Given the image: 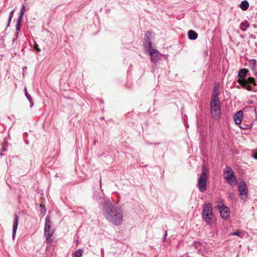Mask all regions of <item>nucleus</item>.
I'll list each match as a JSON object with an SVG mask.
<instances>
[{
  "label": "nucleus",
  "mask_w": 257,
  "mask_h": 257,
  "mask_svg": "<svg viewBox=\"0 0 257 257\" xmlns=\"http://www.w3.org/2000/svg\"><path fill=\"white\" fill-rule=\"evenodd\" d=\"M249 24L247 21H245L244 22L240 24V28L243 31H245L248 27H249Z\"/></svg>",
  "instance_id": "21"
},
{
  "label": "nucleus",
  "mask_w": 257,
  "mask_h": 257,
  "mask_svg": "<svg viewBox=\"0 0 257 257\" xmlns=\"http://www.w3.org/2000/svg\"><path fill=\"white\" fill-rule=\"evenodd\" d=\"M167 235V231H166L165 233V239L166 238Z\"/></svg>",
  "instance_id": "30"
},
{
  "label": "nucleus",
  "mask_w": 257,
  "mask_h": 257,
  "mask_svg": "<svg viewBox=\"0 0 257 257\" xmlns=\"http://www.w3.org/2000/svg\"><path fill=\"white\" fill-rule=\"evenodd\" d=\"M14 12H15V9L13 10V11H12L10 14L9 18V20H8V27H9L10 25L11 22L13 17V15H14Z\"/></svg>",
  "instance_id": "22"
},
{
  "label": "nucleus",
  "mask_w": 257,
  "mask_h": 257,
  "mask_svg": "<svg viewBox=\"0 0 257 257\" xmlns=\"http://www.w3.org/2000/svg\"><path fill=\"white\" fill-rule=\"evenodd\" d=\"M19 217L17 215H15L14 216V219L13 221V231H12V237L13 239L14 240L17 232V229L18 228V222H19Z\"/></svg>",
  "instance_id": "12"
},
{
  "label": "nucleus",
  "mask_w": 257,
  "mask_h": 257,
  "mask_svg": "<svg viewBox=\"0 0 257 257\" xmlns=\"http://www.w3.org/2000/svg\"><path fill=\"white\" fill-rule=\"evenodd\" d=\"M248 7H249V4L246 1H242L240 5V8L243 11L246 10L248 9Z\"/></svg>",
  "instance_id": "20"
},
{
  "label": "nucleus",
  "mask_w": 257,
  "mask_h": 257,
  "mask_svg": "<svg viewBox=\"0 0 257 257\" xmlns=\"http://www.w3.org/2000/svg\"><path fill=\"white\" fill-rule=\"evenodd\" d=\"M249 68L253 71H255L256 70V62L254 59H251L249 61Z\"/></svg>",
  "instance_id": "18"
},
{
  "label": "nucleus",
  "mask_w": 257,
  "mask_h": 257,
  "mask_svg": "<svg viewBox=\"0 0 257 257\" xmlns=\"http://www.w3.org/2000/svg\"><path fill=\"white\" fill-rule=\"evenodd\" d=\"M102 212L105 217L110 222H112V205L111 202L106 201L102 206Z\"/></svg>",
  "instance_id": "6"
},
{
  "label": "nucleus",
  "mask_w": 257,
  "mask_h": 257,
  "mask_svg": "<svg viewBox=\"0 0 257 257\" xmlns=\"http://www.w3.org/2000/svg\"><path fill=\"white\" fill-rule=\"evenodd\" d=\"M237 82L248 91L252 90V87L250 84H252L254 86L256 85L254 78L251 77L247 79H238Z\"/></svg>",
  "instance_id": "7"
},
{
  "label": "nucleus",
  "mask_w": 257,
  "mask_h": 257,
  "mask_svg": "<svg viewBox=\"0 0 257 257\" xmlns=\"http://www.w3.org/2000/svg\"><path fill=\"white\" fill-rule=\"evenodd\" d=\"M25 12V6L23 5L21 9V11L19 14V18L17 20V25H16V31L17 32V34L20 31L21 23L23 20V16Z\"/></svg>",
  "instance_id": "11"
},
{
  "label": "nucleus",
  "mask_w": 257,
  "mask_h": 257,
  "mask_svg": "<svg viewBox=\"0 0 257 257\" xmlns=\"http://www.w3.org/2000/svg\"><path fill=\"white\" fill-rule=\"evenodd\" d=\"M220 93L218 89V86L215 85L214 87L213 91L212 93L211 101H219L218 96L219 95Z\"/></svg>",
  "instance_id": "13"
},
{
  "label": "nucleus",
  "mask_w": 257,
  "mask_h": 257,
  "mask_svg": "<svg viewBox=\"0 0 257 257\" xmlns=\"http://www.w3.org/2000/svg\"><path fill=\"white\" fill-rule=\"evenodd\" d=\"M24 90H25V95H26L27 98L28 99V100L30 102V107H32L34 105V102H33L32 98L31 96V95L28 93L26 87H25Z\"/></svg>",
  "instance_id": "19"
},
{
  "label": "nucleus",
  "mask_w": 257,
  "mask_h": 257,
  "mask_svg": "<svg viewBox=\"0 0 257 257\" xmlns=\"http://www.w3.org/2000/svg\"><path fill=\"white\" fill-rule=\"evenodd\" d=\"M202 219L208 225H212L215 221L213 209L210 203L205 204L203 207Z\"/></svg>",
  "instance_id": "1"
},
{
  "label": "nucleus",
  "mask_w": 257,
  "mask_h": 257,
  "mask_svg": "<svg viewBox=\"0 0 257 257\" xmlns=\"http://www.w3.org/2000/svg\"><path fill=\"white\" fill-rule=\"evenodd\" d=\"M34 48L36 50H37L38 52H40V49L39 48V46L37 44H35L34 45Z\"/></svg>",
  "instance_id": "25"
},
{
  "label": "nucleus",
  "mask_w": 257,
  "mask_h": 257,
  "mask_svg": "<svg viewBox=\"0 0 257 257\" xmlns=\"http://www.w3.org/2000/svg\"><path fill=\"white\" fill-rule=\"evenodd\" d=\"M207 173V168L205 166H203L202 173L199 178L198 182V187L199 191L201 192H204L207 189V181L208 180Z\"/></svg>",
  "instance_id": "3"
},
{
  "label": "nucleus",
  "mask_w": 257,
  "mask_h": 257,
  "mask_svg": "<svg viewBox=\"0 0 257 257\" xmlns=\"http://www.w3.org/2000/svg\"><path fill=\"white\" fill-rule=\"evenodd\" d=\"M220 213L221 216L224 218L226 219L229 214V209L227 207H223L220 209Z\"/></svg>",
  "instance_id": "14"
},
{
  "label": "nucleus",
  "mask_w": 257,
  "mask_h": 257,
  "mask_svg": "<svg viewBox=\"0 0 257 257\" xmlns=\"http://www.w3.org/2000/svg\"><path fill=\"white\" fill-rule=\"evenodd\" d=\"M51 224L50 216H47L45 218L44 234L47 242L49 244L52 243L53 241L52 236L54 232V229L51 228Z\"/></svg>",
  "instance_id": "2"
},
{
  "label": "nucleus",
  "mask_w": 257,
  "mask_h": 257,
  "mask_svg": "<svg viewBox=\"0 0 257 257\" xmlns=\"http://www.w3.org/2000/svg\"><path fill=\"white\" fill-rule=\"evenodd\" d=\"M223 176L230 185L234 186L236 184V178L231 167L228 166L226 167L223 172Z\"/></svg>",
  "instance_id": "5"
},
{
  "label": "nucleus",
  "mask_w": 257,
  "mask_h": 257,
  "mask_svg": "<svg viewBox=\"0 0 257 257\" xmlns=\"http://www.w3.org/2000/svg\"><path fill=\"white\" fill-rule=\"evenodd\" d=\"M123 220L122 211L120 208L116 209L113 211V223L119 225Z\"/></svg>",
  "instance_id": "8"
},
{
  "label": "nucleus",
  "mask_w": 257,
  "mask_h": 257,
  "mask_svg": "<svg viewBox=\"0 0 257 257\" xmlns=\"http://www.w3.org/2000/svg\"><path fill=\"white\" fill-rule=\"evenodd\" d=\"M229 196H230V197H233V193H230V194H229Z\"/></svg>",
  "instance_id": "29"
},
{
  "label": "nucleus",
  "mask_w": 257,
  "mask_h": 257,
  "mask_svg": "<svg viewBox=\"0 0 257 257\" xmlns=\"http://www.w3.org/2000/svg\"><path fill=\"white\" fill-rule=\"evenodd\" d=\"M148 48L149 49L150 55L151 57V60L154 62H157L160 59V54L152 47V43L149 42Z\"/></svg>",
  "instance_id": "9"
},
{
  "label": "nucleus",
  "mask_w": 257,
  "mask_h": 257,
  "mask_svg": "<svg viewBox=\"0 0 257 257\" xmlns=\"http://www.w3.org/2000/svg\"><path fill=\"white\" fill-rule=\"evenodd\" d=\"M210 108L211 114L214 119H218L220 117L221 112V104L219 101H210Z\"/></svg>",
  "instance_id": "4"
},
{
  "label": "nucleus",
  "mask_w": 257,
  "mask_h": 257,
  "mask_svg": "<svg viewBox=\"0 0 257 257\" xmlns=\"http://www.w3.org/2000/svg\"><path fill=\"white\" fill-rule=\"evenodd\" d=\"M93 197L95 199L97 200H99V199H100L101 197H98L96 194H94L93 196Z\"/></svg>",
  "instance_id": "27"
},
{
  "label": "nucleus",
  "mask_w": 257,
  "mask_h": 257,
  "mask_svg": "<svg viewBox=\"0 0 257 257\" xmlns=\"http://www.w3.org/2000/svg\"><path fill=\"white\" fill-rule=\"evenodd\" d=\"M83 250L81 249H78L75 253V255L76 257H81L82 255Z\"/></svg>",
  "instance_id": "23"
},
{
  "label": "nucleus",
  "mask_w": 257,
  "mask_h": 257,
  "mask_svg": "<svg viewBox=\"0 0 257 257\" xmlns=\"http://www.w3.org/2000/svg\"><path fill=\"white\" fill-rule=\"evenodd\" d=\"M253 157L255 159H257V152L254 154L253 155Z\"/></svg>",
  "instance_id": "28"
},
{
  "label": "nucleus",
  "mask_w": 257,
  "mask_h": 257,
  "mask_svg": "<svg viewBox=\"0 0 257 257\" xmlns=\"http://www.w3.org/2000/svg\"><path fill=\"white\" fill-rule=\"evenodd\" d=\"M242 118L243 112L241 110L237 112L234 116V121L237 124L241 123Z\"/></svg>",
  "instance_id": "15"
},
{
  "label": "nucleus",
  "mask_w": 257,
  "mask_h": 257,
  "mask_svg": "<svg viewBox=\"0 0 257 257\" xmlns=\"http://www.w3.org/2000/svg\"><path fill=\"white\" fill-rule=\"evenodd\" d=\"M238 191L240 198L245 200L247 198V189L245 182H242L239 185Z\"/></svg>",
  "instance_id": "10"
},
{
  "label": "nucleus",
  "mask_w": 257,
  "mask_h": 257,
  "mask_svg": "<svg viewBox=\"0 0 257 257\" xmlns=\"http://www.w3.org/2000/svg\"><path fill=\"white\" fill-rule=\"evenodd\" d=\"M248 70L246 69L243 68L240 69L238 73V77L239 79H245Z\"/></svg>",
  "instance_id": "16"
},
{
  "label": "nucleus",
  "mask_w": 257,
  "mask_h": 257,
  "mask_svg": "<svg viewBox=\"0 0 257 257\" xmlns=\"http://www.w3.org/2000/svg\"><path fill=\"white\" fill-rule=\"evenodd\" d=\"M239 231H235V232H233L231 233V234L233 235H239Z\"/></svg>",
  "instance_id": "26"
},
{
  "label": "nucleus",
  "mask_w": 257,
  "mask_h": 257,
  "mask_svg": "<svg viewBox=\"0 0 257 257\" xmlns=\"http://www.w3.org/2000/svg\"><path fill=\"white\" fill-rule=\"evenodd\" d=\"M188 37L191 40H195L197 38L198 34L194 31L190 30L188 33Z\"/></svg>",
  "instance_id": "17"
},
{
  "label": "nucleus",
  "mask_w": 257,
  "mask_h": 257,
  "mask_svg": "<svg viewBox=\"0 0 257 257\" xmlns=\"http://www.w3.org/2000/svg\"><path fill=\"white\" fill-rule=\"evenodd\" d=\"M101 178H100V181H99V182H100V186L101 187Z\"/></svg>",
  "instance_id": "31"
},
{
  "label": "nucleus",
  "mask_w": 257,
  "mask_h": 257,
  "mask_svg": "<svg viewBox=\"0 0 257 257\" xmlns=\"http://www.w3.org/2000/svg\"><path fill=\"white\" fill-rule=\"evenodd\" d=\"M193 244L196 248L198 249V250L200 249L201 244L200 242L197 241L194 242Z\"/></svg>",
  "instance_id": "24"
}]
</instances>
